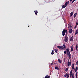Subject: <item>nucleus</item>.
<instances>
[{"label": "nucleus", "instance_id": "nucleus-1", "mask_svg": "<svg viewBox=\"0 0 78 78\" xmlns=\"http://www.w3.org/2000/svg\"><path fill=\"white\" fill-rule=\"evenodd\" d=\"M66 53L67 55L68 56L69 58L70 59L71 58V54H70V52L69 51V48H67L66 49Z\"/></svg>", "mask_w": 78, "mask_h": 78}, {"label": "nucleus", "instance_id": "nucleus-2", "mask_svg": "<svg viewBox=\"0 0 78 78\" xmlns=\"http://www.w3.org/2000/svg\"><path fill=\"white\" fill-rule=\"evenodd\" d=\"M63 46H57V48H59L60 50H65L66 49V45L64 44L63 45Z\"/></svg>", "mask_w": 78, "mask_h": 78}, {"label": "nucleus", "instance_id": "nucleus-3", "mask_svg": "<svg viewBox=\"0 0 78 78\" xmlns=\"http://www.w3.org/2000/svg\"><path fill=\"white\" fill-rule=\"evenodd\" d=\"M65 33H66V36H67V30H66L65 29H64L62 32V36H64L65 35Z\"/></svg>", "mask_w": 78, "mask_h": 78}, {"label": "nucleus", "instance_id": "nucleus-4", "mask_svg": "<svg viewBox=\"0 0 78 78\" xmlns=\"http://www.w3.org/2000/svg\"><path fill=\"white\" fill-rule=\"evenodd\" d=\"M69 41V38L67 37V36H65V37L64 41L65 42H67Z\"/></svg>", "mask_w": 78, "mask_h": 78}, {"label": "nucleus", "instance_id": "nucleus-5", "mask_svg": "<svg viewBox=\"0 0 78 78\" xmlns=\"http://www.w3.org/2000/svg\"><path fill=\"white\" fill-rule=\"evenodd\" d=\"M64 77H67V78H68L69 77V74L67 73H66L65 75L64 76Z\"/></svg>", "mask_w": 78, "mask_h": 78}, {"label": "nucleus", "instance_id": "nucleus-6", "mask_svg": "<svg viewBox=\"0 0 78 78\" xmlns=\"http://www.w3.org/2000/svg\"><path fill=\"white\" fill-rule=\"evenodd\" d=\"M72 70H71L69 74V75L70 78H72Z\"/></svg>", "mask_w": 78, "mask_h": 78}, {"label": "nucleus", "instance_id": "nucleus-7", "mask_svg": "<svg viewBox=\"0 0 78 78\" xmlns=\"http://www.w3.org/2000/svg\"><path fill=\"white\" fill-rule=\"evenodd\" d=\"M68 27L69 29L70 28H72V25H70V24H69L68 26Z\"/></svg>", "mask_w": 78, "mask_h": 78}, {"label": "nucleus", "instance_id": "nucleus-8", "mask_svg": "<svg viewBox=\"0 0 78 78\" xmlns=\"http://www.w3.org/2000/svg\"><path fill=\"white\" fill-rule=\"evenodd\" d=\"M69 1H68L65 4V6H67V5H68V4H69Z\"/></svg>", "mask_w": 78, "mask_h": 78}, {"label": "nucleus", "instance_id": "nucleus-9", "mask_svg": "<svg viewBox=\"0 0 78 78\" xmlns=\"http://www.w3.org/2000/svg\"><path fill=\"white\" fill-rule=\"evenodd\" d=\"M74 68H75V65H74V64H73L72 65V69L73 70Z\"/></svg>", "mask_w": 78, "mask_h": 78}, {"label": "nucleus", "instance_id": "nucleus-10", "mask_svg": "<svg viewBox=\"0 0 78 78\" xmlns=\"http://www.w3.org/2000/svg\"><path fill=\"white\" fill-rule=\"evenodd\" d=\"M73 31V30L72 29H70L69 31V33H72Z\"/></svg>", "mask_w": 78, "mask_h": 78}, {"label": "nucleus", "instance_id": "nucleus-11", "mask_svg": "<svg viewBox=\"0 0 78 78\" xmlns=\"http://www.w3.org/2000/svg\"><path fill=\"white\" fill-rule=\"evenodd\" d=\"M71 62H68L67 63V66H70V65H71Z\"/></svg>", "mask_w": 78, "mask_h": 78}, {"label": "nucleus", "instance_id": "nucleus-12", "mask_svg": "<svg viewBox=\"0 0 78 78\" xmlns=\"http://www.w3.org/2000/svg\"><path fill=\"white\" fill-rule=\"evenodd\" d=\"M73 36H72L70 38L71 42H72V41H73Z\"/></svg>", "mask_w": 78, "mask_h": 78}, {"label": "nucleus", "instance_id": "nucleus-13", "mask_svg": "<svg viewBox=\"0 0 78 78\" xmlns=\"http://www.w3.org/2000/svg\"><path fill=\"white\" fill-rule=\"evenodd\" d=\"M78 33V29H77L76 31V32L75 33V35H76V34H77Z\"/></svg>", "mask_w": 78, "mask_h": 78}, {"label": "nucleus", "instance_id": "nucleus-14", "mask_svg": "<svg viewBox=\"0 0 78 78\" xmlns=\"http://www.w3.org/2000/svg\"><path fill=\"white\" fill-rule=\"evenodd\" d=\"M73 12H72L70 13V17H71L72 16V15H73Z\"/></svg>", "mask_w": 78, "mask_h": 78}, {"label": "nucleus", "instance_id": "nucleus-15", "mask_svg": "<svg viewBox=\"0 0 78 78\" xmlns=\"http://www.w3.org/2000/svg\"><path fill=\"white\" fill-rule=\"evenodd\" d=\"M34 12H35L36 15H37V13H38V12H37V10L34 11Z\"/></svg>", "mask_w": 78, "mask_h": 78}, {"label": "nucleus", "instance_id": "nucleus-16", "mask_svg": "<svg viewBox=\"0 0 78 78\" xmlns=\"http://www.w3.org/2000/svg\"><path fill=\"white\" fill-rule=\"evenodd\" d=\"M73 47L72 46H71V51H73Z\"/></svg>", "mask_w": 78, "mask_h": 78}, {"label": "nucleus", "instance_id": "nucleus-17", "mask_svg": "<svg viewBox=\"0 0 78 78\" xmlns=\"http://www.w3.org/2000/svg\"><path fill=\"white\" fill-rule=\"evenodd\" d=\"M78 78V74L77 73H76V78Z\"/></svg>", "mask_w": 78, "mask_h": 78}, {"label": "nucleus", "instance_id": "nucleus-18", "mask_svg": "<svg viewBox=\"0 0 78 78\" xmlns=\"http://www.w3.org/2000/svg\"><path fill=\"white\" fill-rule=\"evenodd\" d=\"M77 15V13H76L74 15V18H75L76 17V16Z\"/></svg>", "mask_w": 78, "mask_h": 78}, {"label": "nucleus", "instance_id": "nucleus-19", "mask_svg": "<svg viewBox=\"0 0 78 78\" xmlns=\"http://www.w3.org/2000/svg\"><path fill=\"white\" fill-rule=\"evenodd\" d=\"M58 62H59V63H61V60H60V59L58 58Z\"/></svg>", "mask_w": 78, "mask_h": 78}, {"label": "nucleus", "instance_id": "nucleus-20", "mask_svg": "<svg viewBox=\"0 0 78 78\" xmlns=\"http://www.w3.org/2000/svg\"><path fill=\"white\" fill-rule=\"evenodd\" d=\"M55 68L56 70H59V68L57 66L55 67Z\"/></svg>", "mask_w": 78, "mask_h": 78}, {"label": "nucleus", "instance_id": "nucleus-21", "mask_svg": "<svg viewBox=\"0 0 78 78\" xmlns=\"http://www.w3.org/2000/svg\"><path fill=\"white\" fill-rule=\"evenodd\" d=\"M55 53V52L54 51V50L52 51V52L51 53V55H53Z\"/></svg>", "mask_w": 78, "mask_h": 78}, {"label": "nucleus", "instance_id": "nucleus-22", "mask_svg": "<svg viewBox=\"0 0 78 78\" xmlns=\"http://www.w3.org/2000/svg\"><path fill=\"white\" fill-rule=\"evenodd\" d=\"M78 67H76V70H75V72H76V71H78Z\"/></svg>", "mask_w": 78, "mask_h": 78}, {"label": "nucleus", "instance_id": "nucleus-23", "mask_svg": "<svg viewBox=\"0 0 78 78\" xmlns=\"http://www.w3.org/2000/svg\"><path fill=\"white\" fill-rule=\"evenodd\" d=\"M72 78H74V73H72Z\"/></svg>", "mask_w": 78, "mask_h": 78}, {"label": "nucleus", "instance_id": "nucleus-24", "mask_svg": "<svg viewBox=\"0 0 78 78\" xmlns=\"http://www.w3.org/2000/svg\"><path fill=\"white\" fill-rule=\"evenodd\" d=\"M67 6H66L65 5V4L64 5H63L62 6V8H66V7Z\"/></svg>", "mask_w": 78, "mask_h": 78}, {"label": "nucleus", "instance_id": "nucleus-25", "mask_svg": "<svg viewBox=\"0 0 78 78\" xmlns=\"http://www.w3.org/2000/svg\"><path fill=\"white\" fill-rule=\"evenodd\" d=\"M49 76H48V75H47L46 76H45V78H49Z\"/></svg>", "mask_w": 78, "mask_h": 78}, {"label": "nucleus", "instance_id": "nucleus-26", "mask_svg": "<svg viewBox=\"0 0 78 78\" xmlns=\"http://www.w3.org/2000/svg\"><path fill=\"white\" fill-rule=\"evenodd\" d=\"M75 48L76 50H77L78 49V45H76Z\"/></svg>", "mask_w": 78, "mask_h": 78}, {"label": "nucleus", "instance_id": "nucleus-27", "mask_svg": "<svg viewBox=\"0 0 78 78\" xmlns=\"http://www.w3.org/2000/svg\"><path fill=\"white\" fill-rule=\"evenodd\" d=\"M68 70H69V69H68V68H66L65 69V71L67 72V71H68Z\"/></svg>", "mask_w": 78, "mask_h": 78}, {"label": "nucleus", "instance_id": "nucleus-28", "mask_svg": "<svg viewBox=\"0 0 78 78\" xmlns=\"http://www.w3.org/2000/svg\"><path fill=\"white\" fill-rule=\"evenodd\" d=\"M76 0H73L72 1V3H73V2H75V1H76Z\"/></svg>", "mask_w": 78, "mask_h": 78}, {"label": "nucleus", "instance_id": "nucleus-29", "mask_svg": "<svg viewBox=\"0 0 78 78\" xmlns=\"http://www.w3.org/2000/svg\"><path fill=\"white\" fill-rule=\"evenodd\" d=\"M66 52H67V51H66V50L65 51H64V54H66Z\"/></svg>", "mask_w": 78, "mask_h": 78}, {"label": "nucleus", "instance_id": "nucleus-30", "mask_svg": "<svg viewBox=\"0 0 78 78\" xmlns=\"http://www.w3.org/2000/svg\"><path fill=\"white\" fill-rule=\"evenodd\" d=\"M78 25V22H76V26H77V25Z\"/></svg>", "mask_w": 78, "mask_h": 78}, {"label": "nucleus", "instance_id": "nucleus-31", "mask_svg": "<svg viewBox=\"0 0 78 78\" xmlns=\"http://www.w3.org/2000/svg\"><path fill=\"white\" fill-rule=\"evenodd\" d=\"M55 51H58V49H54Z\"/></svg>", "mask_w": 78, "mask_h": 78}, {"label": "nucleus", "instance_id": "nucleus-32", "mask_svg": "<svg viewBox=\"0 0 78 78\" xmlns=\"http://www.w3.org/2000/svg\"><path fill=\"white\" fill-rule=\"evenodd\" d=\"M65 61H66V59H65V58H64V62H65Z\"/></svg>", "mask_w": 78, "mask_h": 78}, {"label": "nucleus", "instance_id": "nucleus-33", "mask_svg": "<svg viewBox=\"0 0 78 78\" xmlns=\"http://www.w3.org/2000/svg\"><path fill=\"white\" fill-rule=\"evenodd\" d=\"M55 53H58V51H55Z\"/></svg>", "mask_w": 78, "mask_h": 78}, {"label": "nucleus", "instance_id": "nucleus-34", "mask_svg": "<svg viewBox=\"0 0 78 78\" xmlns=\"http://www.w3.org/2000/svg\"><path fill=\"white\" fill-rule=\"evenodd\" d=\"M76 26H75V27H74V29H75L76 28Z\"/></svg>", "mask_w": 78, "mask_h": 78}, {"label": "nucleus", "instance_id": "nucleus-35", "mask_svg": "<svg viewBox=\"0 0 78 78\" xmlns=\"http://www.w3.org/2000/svg\"><path fill=\"white\" fill-rule=\"evenodd\" d=\"M68 61L69 62L70 61V60H69V59H68Z\"/></svg>", "mask_w": 78, "mask_h": 78}, {"label": "nucleus", "instance_id": "nucleus-36", "mask_svg": "<svg viewBox=\"0 0 78 78\" xmlns=\"http://www.w3.org/2000/svg\"><path fill=\"white\" fill-rule=\"evenodd\" d=\"M53 63H51V65H53Z\"/></svg>", "mask_w": 78, "mask_h": 78}, {"label": "nucleus", "instance_id": "nucleus-37", "mask_svg": "<svg viewBox=\"0 0 78 78\" xmlns=\"http://www.w3.org/2000/svg\"><path fill=\"white\" fill-rule=\"evenodd\" d=\"M77 65H78V61H77Z\"/></svg>", "mask_w": 78, "mask_h": 78}, {"label": "nucleus", "instance_id": "nucleus-38", "mask_svg": "<svg viewBox=\"0 0 78 78\" xmlns=\"http://www.w3.org/2000/svg\"><path fill=\"white\" fill-rule=\"evenodd\" d=\"M50 74H51V72H50Z\"/></svg>", "mask_w": 78, "mask_h": 78}, {"label": "nucleus", "instance_id": "nucleus-39", "mask_svg": "<svg viewBox=\"0 0 78 78\" xmlns=\"http://www.w3.org/2000/svg\"><path fill=\"white\" fill-rule=\"evenodd\" d=\"M72 0H70V2H72Z\"/></svg>", "mask_w": 78, "mask_h": 78}, {"label": "nucleus", "instance_id": "nucleus-40", "mask_svg": "<svg viewBox=\"0 0 78 78\" xmlns=\"http://www.w3.org/2000/svg\"><path fill=\"white\" fill-rule=\"evenodd\" d=\"M76 64H77V62H76Z\"/></svg>", "mask_w": 78, "mask_h": 78}, {"label": "nucleus", "instance_id": "nucleus-41", "mask_svg": "<svg viewBox=\"0 0 78 78\" xmlns=\"http://www.w3.org/2000/svg\"><path fill=\"white\" fill-rule=\"evenodd\" d=\"M55 64H56V63H55Z\"/></svg>", "mask_w": 78, "mask_h": 78}]
</instances>
